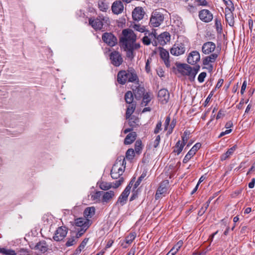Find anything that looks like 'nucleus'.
Masks as SVG:
<instances>
[{
    "instance_id": "f257e3e1",
    "label": "nucleus",
    "mask_w": 255,
    "mask_h": 255,
    "mask_svg": "<svg viewBox=\"0 0 255 255\" xmlns=\"http://www.w3.org/2000/svg\"><path fill=\"white\" fill-rule=\"evenodd\" d=\"M136 39V35L130 29H124L122 31V35L120 38L121 47L126 51L127 57L131 60L135 56L133 51L140 47V44L135 43Z\"/></svg>"
},
{
    "instance_id": "f03ea898",
    "label": "nucleus",
    "mask_w": 255,
    "mask_h": 255,
    "mask_svg": "<svg viewBox=\"0 0 255 255\" xmlns=\"http://www.w3.org/2000/svg\"><path fill=\"white\" fill-rule=\"evenodd\" d=\"M126 162L124 158L118 159L111 170V175L113 179L121 178L126 168Z\"/></svg>"
},
{
    "instance_id": "7ed1b4c3",
    "label": "nucleus",
    "mask_w": 255,
    "mask_h": 255,
    "mask_svg": "<svg viewBox=\"0 0 255 255\" xmlns=\"http://www.w3.org/2000/svg\"><path fill=\"white\" fill-rule=\"evenodd\" d=\"M89 24L95 30H101L104 24H109L110 20L108 16L99 15L96 18L89 19Z\"/></svg>"
},
{
    "instance_id": "20e7f679",
    "label": "nucleus",
    "mask_w": 255,
    "mask_h": 255,
    "mask_svg": "<svg viewBox=\"0 0 255 255\" xmlns=\"http://www.w3.org/2000/svg\"><path fill=\"white\" fill-rule=\"evenodd\" d=\"M177 70L183 76H187L189 80L192 82L195 80L192 67L187 64H180L177 66Z\"/></svg>"
},
{
    "instance_id": "39448f33",
    "label": "nucleus",
    "mask_w": 255,
    "mask_h": 255,
    "mask_svg": "<svg viewBox=\"0 0 255 255\" xmlns=\"http://www.w3.org/2000/svg\"><path fill=\"white\" fill-rule=\"evenodd\" d=\"M164 15L158 10H154L151 14L149 25L151 27H158L163 21Z\"/></svg>"
},
{
    "instance_id": "423d86ee",
    "label": "nucleus",
    "mask_w": 255,
    "mask_h": 255,
    "mask_svg": "<svg viewBox=\"0 0 255 255\" xmlns=\"http://www.w3.org/2000/svg\"><path fill=\"white\" fill-rule=\"evenodd\" d=\"M151 38L156 39L158 43L161 45H164L170 40V35L168 32H164L157 36L155 31L149 34Z\"/></svg>"
},
{
    "instance_id": "0eeeda50",
    "label": "nucleus",
    "mask_w": 255,
    "mask_h": 255,
    "mask_svg": "<svg viewBox=\"0 0 255 255\" xmlns=\"http://www.w3.org/2000/svg\"><path fill=\"white\" fill-rule=\"evenodd\" d=\"M133 179H132L129 184L126 187L124 191L122 193L117 201V203H120L121 206H123L126 204V201L128 199V197L129 194L131 187L134 182Z\"/></svg>"
},
{
    "instance_id": "6e6552de",
    "label": "nucleus",
    "mask_w": 255,
    "mask_h": 255,
    "mask_svg": "<svg viewBox=\"0 0 255 255\" xmlns=\"http://www.w3.org/2000/svg\"><path fill=\"white\" fill-rule=\"evenodd\" d=\"M124 181V178H121L113 183L102 181L100 183L99 187L103 190H108L112 187L117 188L119 187Z\"/></svg>"
},
{
    "instance_id": "1a4fd4ad",
    "label": "nucleus",
    "mask_w": 255,
    "mask_h": 255,
    "mask_svg": "<svg viewBox=\"0 0 255 255\" xmlns=\"http://www.w3.org/2000/svg\"><path fill=\"white\" fill-rule=\"evenodd\" d=\"M169 185V181L165 180L161 182L155 194V199L157 200L167 193Z\"/></svg>"
},
{
    "instance_id": "9d476101",
    "label": "nucleus",
    "mask_w": 255,
    "mask_h": 255,
    "mask_svg": "<svg viewBox=\"0 0 255 255\" xmlns=\"http://www.w3.org/2000/svg\"><path fill=\"white\" fill-rule=\"evenodd\" d=\"M110 59L111 63L116 67L120 66L123 62L121 54L117 51H113L110 53Z\"/></svg>"
},
{
    "instance_id": "9b49d317",
    "label": "nucleus",
    "mask_w": 255,
    "mask_h": 255,
    "mask_svg": "<svg viewBox=\"0 0 255 255\" xmlns=\"http://www.w3.org/2000/svg\"><path fill=\"white\" fill-rule=\"evenodd\" d=\"M185 45L183 43L177 42L174 44L170 49V53L175 56H179L184 53L185 51Z\"/></svg>"
},
{
    "instance_id": "f8f14e48",
    "label": "nucleus",
    "mask_w": 255,
    "mask_h": 255,
    "mask_svg": "<svg viewBox=\"0 0 255 255\" xmlns=\"http://www.w3.org/2000/svg\"><path fill=\"white\" fill-rule=\"evenodd\" d=\"M103 41L110 46H114L117 43L116 37L111 32H105L102 36Z\"/></svg>"
},
{
    "instance_id": "ddd939ff",
    "label": "nucleus",
    "mask_w": 255,
    "mask_h": 255,
    "mask_svg": "<svg viewBox=\"0 0 255 255\" xmlns=\"http://www.w3.org/2000/svg\"><path fill=\"white\" fill-rule=\"evenodd\" d=\"M67 232L68 229L66 227H58L55 231L53 239L57 242L61 241L66 236Z\"/></svg>"
},
{
    "instance_id": "4468645a",
    "label": "nucleus",
    "mask_w": 255,
    "mask_h": 255,
    "mask_svg": "<svg viewBox=\"0 0 255 255\" xmlns=\"http://www.w3.org/2000/svg\"><path fill=\"white\" fill-rule=\"evenodd\" d=\"M199 17L201 21L208 23L212 21L213 16L210 10L204 9L199 11Z\"/></svg>"
},
{
    "instance_id": "2eb2a0df",
    "label": "nucleus",
    "mask_w": 255,
    "mask_h": 255,
    "mask_svg": "<svg viewBox=\"0 0 255 255\" xmlns=\"http://www.w3.org/2000/svg\"><path fill=\"white\" fill-rule=\"evenodd\" d=\"M200 60V55L197 51L191 52L187 57V62L191 65H195Z\"/></svg>"
},
{
    "instance_id": "dca6fc26",
    "label": "nucleus",
    "mask_w": 255,
    "mask_h": 255,
    "mask_svg": "<svg viewBox=\"0 0 255 255\" xmlns=\"http://www.w3.org/2000/svg\"><path fill=\"white\" fill-rule=\"evenodd\" d=\"M216 48L215 44L211 41L205 42L202 47V51L205 54H209L213 52Z\"/></svg>"
},
{
    "instance_id": "f3484780",
    "label": "nucleus",
    "mask_w": 255,
    "mask_h": 255,
    "mask_svg": "<svg viewBox=\"0 0 255 255\" xmlns=\"http://www.w3.org/2000/svg\"><path fill=\"white\" fill-rule=\"evenodd\" d=\"M144 14V11L141 7H136L132 12L133 19L138 21L142 19Z\"/></svg>"
},
{
    "instance_id": "a211bd4d",
    "label": "nucleus",
    "mask_w": 255,
    "mask_h": 255,
    "mask_svg": "<svg viewBox=\"0 0 255 255\" xmlns=\"http://www.w3.org/2000/svg\"><path fill=\"white\" fill-rule=\"evenodd\" d=\"M158 97L162 104H166L169 99V92L165 89H161L158 92Z\"/></svg>"
},
{
    "instance_id": "6ab92c4d",
    "label": "nucleus",
    "mask_w": 255,
    "mask_h": 255,
    "mask_svg": "<svg viewBox=\"0 0 255 255\" xmlns=\"http://www.w3.org/2000/svg\"><path fill=\"white\" fill-rule=\"evenodd\" d=\"M112 10L114 13L119 14L124 10V5L120 0H116L114 2L112 5Z\"/></svg>"
},
{
    "instance_id": "aec40b11",
    "label": "nucleus",
    "mask_w": 255,
    "mask_h": 255,
    "mask_svg": "<svg viewBox=\"0 0 255 255\" xmlns=\"http://www.w3.org/2000/svg\"><path fill=\"white\" fill-rule=\"evenodd\" d=\"M160 56L161 59L164 62L166 67H170V61L169 60V54L168 51L162 48L160 51Z\"/></svg>"
},
{
    "instance_id": "412c9836",
    "label": "nucleus",
    "mask_w": 255,
    "mask_h": 255,
    "mask_svg": "<svg viewBox=\"0 0 255 255\" xmlns=\"http://www.w3.org/2000/svg\"><path fill=\"white\" fill-rule=\"evenodd\" d=\"M32 249L37 251L38 254H43L47 251L48 246L45 241H43L37 243Z\"/></svg>"
},
{
    "instance_id": "4be33fe9",
    "label": "nucleus",
    "mask_w": 255,
    "mask_h": 255,
    "mask_svg": "<svg viewBox=\"0 0 255 255\" xmlns=\"http://www.w3.org/2000/svg\"><path fill=\"white\" fill-rule=\"evenodd\" d=\"M117 81L120 84L124 85L128 82V70L120 71L117 75Z\"/></svg>"
},
{
    "instance_id": "5701e85b",
    "label": "nucleus",
    "mask_w": 255,
    "mask_h": 255,
    "mask_svg": "<svg viewBox=\"0 0 255 255\" xmlns=\"http://www.w3.org/2000/svg\"><path fill=\"white\" fill-rule=\"evenodd\" d=\"M128 82H138V78L137 74L133 68L128 69Z\"/></svg>"
},
{
    "instance_id": "b1692460",
    "label": "nucleus",
    "mask_w": 255,
    "mask_h": 255,
    "mask_svg": "<svg viewBox=\"0 0 255 255\" xmlns=\"http://www.w3.org/2000/svg\"><path fill=\"white\" fill-rule=\"evenodd\" d=\"M218 55L216 53L211 54L210 55L205 57L203 59V64L208 65L210 63H214L217 58Z\"/></svg>"
},
{
    "instance_id": "393cba45",
    "label": "nucleus",
    "mask_w": 255,
    "mask_h": 255,
    "mask_svg": "<svg viewBox=\"0 0 255 255\" xmlns=\"http://www.w3.org/2000/svg\"><path fill=\"white\" fill-rule=\"evenodd\" d=\"M233 11L234 10H227V9H226L225 11V18L226 21L231 26H233L235 23L234 17L233 13Z\"/></svg>"
},
{
    "instance_id": "a878e982",
    "label": "nucleus",
    "mask_w": 255,
    "mask_h": 255,
    "mask_svg": "<svg viewBox=\"0 0 255 255\" xmlns=\"http://www.w3.org/2000/svg\"><path fill=\"white\" fill-rule=\"evenodd\" d=\"M115 196V193L113 191L110 190L106 192H103L102 194V202L103 203H107L111 200Z\"/></svg>"
},
{
    "instance_id": "bb28decb",
    "label": "nucleus",
    "mask_w": 255,
    "mask_h": 255,
    "mask_svg": "<svg viewBox=\"0 0 255 255\" xmlns=\"http://www.w3.org/2000/svg\"><path fill=\"white\" fill-rule=\"evenodd\" d=\"M97 5L99 10L103 12H107L109 8V4L106 0H98Z\"/></svg>"
},
{
    "instance_id": "cd10ccee",
    "label": "nucleus",
    "mask_w": 255,
    "mask_h": 255,
    "mask_svg": "<svg viewBox=\"0 0 255 255\" xmlns=\"http://www.w3.org/2000/svg\"><path fill=\"white\" fill-rule=\"evenodd\" d=\"M237 148V146L236 145H235L229 148L226 153L223 154L221 156V160L222 161H224L229 158L234 153Z\"/></svg>"
},
{
    "instance_id": "c85d7f7f",
    "label": "nucleus",
    "mask_w": 255,
    "mask_h": 255,
    "mask_svg": "<svg viewBox=\"0 0 255 255\" xmlns=\"http://www.w3.org/2000/svg\"><path fill=\"white\" fill-rule=\"evenodd\" d=\"M136 236V234L135 232L130 233L129 235H128L125 240L126 244L122 243L121 246L124 248H127L128 247L127 244H130L132 241L134 240Z\"/></svg>"
},
{
    "instance_id": "c756f323",
    "label": "nucleus",
    "mask_w": 255,
    "mask_h": 255,
    "mask_svg": "<svg viewBox=\"0 0 255 255\" xmlns=\"http://www.w3.org/2000/svg\"><path fill=\"white\" fill-rule=\"evenodd\" d=\"M136 133L135 132H131L129 133L126 137L124 143L125 144H130L132 143L136 139Z\"/></svg>"
},
{
    "instance_id": "7c9ffc66",
    "label": "nucleus",
    "mask_w": 255,
    "mask_h": 255,
    "mask_svg": "<svg viewBox=\"0 0 255 255\" xmlns=\"http://www.w3.org/2000/svg\"><path fill=\"white\" fill-rule=\"evenodd\" d=\"M95 213V208L94 207H87L84 212V217L87 218H92Z\"/></svg>"
},
{
    "instance_id": "2f4dec72",
    "label": "nucleus",
    "mask_w": 255,
    "mask_h": 255,
    "mask_svg": "<svg viewBox=\"0 0 255 255\" xmlns=\"http://www.w3.org/2000/svg\"><path fill=\"white\" fill-rule=\"evenodd\" d=\"M133 93L136 99H140L144 94V89L142 87H138L133 90Z\"/></svg>"
},
{
    "instance_id": "473e14b6",
    "label": "nucleus",
    "mask_w": 255,
    "mask_h": 255,
    "mask_svg": "<svg viewBox=\"0 0 255 255\" xmlns=\"http://www.w3.org/2000/svg\"><path fill=\"white\" fill-rule=\"evenodd\" d=\"M128 119V124L130 127L133 128L137 126H139V120L137 118L133 116L131 118H129Z\"/></svg>"
},
{
    "instance_id": "72a5a7b5",
    "label": "nucleus",
    "mask_w": 255,
    "mask_h": 255,
    "mask_svg": "<svg viewBox=\"0 0 255 255\" xmlns=\"http://www.w3.org/2000/svg\"><path fill=\"white\" fill-rule=\"evenodd\" d=\"M135 104H132L131 105H129L128 107L126 113V119H128L130 117V116L134 111V110L135 109Z\"/></svg>"
},
{
    "instance_id": "f704fd0d",
    "label": "nucleus",
    "mask_w": 255,
    "mask_h": 255,
    "mask_svg": "<svg viewBox=\"0 0 255 255\" xmlns=\"http://www.w3.org/2000/svg\"><path fill=\"white\" fill-rule=\"evenodd\" d=\"M125 100L127 104L129 105H131L132 104H134L133 102V96L132 93L129 91L126 92L125 95Z\"/></svg>"
},
{
    "instance_id": "c9c22d12",
    "label": "nucleus",
    "mask_w": 255,
    "mask_h": 255,
    "mask_svg": "<svg viewBox=\"0 0 255 255\" xmlns=\"http://www.w3.org/2000/svg\"><path fill=\"white\" fill-rule=\"evenodd\" d=\"M184 146V143H182L181 142L180 140H178L174 146L173 152L176 153L177 155H179L182 151Z\"/></svg>"
},
{
    "instance_id": "e433bc0d",
    "label": "nucleus",
    "mask_w": 255,
    "mask_h": 255,
    "mask_svg": "<svg viewBox=\"0 0 255 255\" xmlns=\"http://www.w3.org/2000/svg\"><path fill=\"white\" fill-rule=\"evenodd\" d=\"M0 253L4 255H15V251L5 248H0Z\"/></svg>"
},
{
    "instance_id": "4c0bfd02",
    "label": "nucleus",
    "mask_w": 255,
    "mask_h": 255,
    "mask_svg": "<svg viewBox=\"0 0 255 255\" xmlns=\"http://www.w3.org/2000/svg\"><path fill=\"white\" fill-rule=\"evenodd\" d=\"M103 192L97 191L91 196V198L93 201L96 202H99L101 200V197L102 196Z\"/></svg>"
},
{
    "instance_id": "58836bf2",
    "label": "nucleus",
    "mask_w": 255,
    "mask_h": 255,
    "mask_svg": "<svg viewBox=\"0 0 255 255\" xmlns=\"http://www.w3.org/2000/svg\"><path fill=\"white\" fill-rule=\"evenodd\" d=\"M75 225L78 227H81L83 229L87 228V226L86 224V220L83 218H78L75 221Z\"/></svg>"
},
{
    "instance_id": "ea45409f",
    "label": "nucleus",
    "mask_w": 255,
    "mask_h": 255,
    "mask_svg": "<svg viewBox=\"0 0 255 255\" xmlns=\"http://www.w3.org/2000/svg\"><path fill=\"white\" fill-rule=\"evenodd\" d=\"M88 241V239H85L81 242L78 248L76 250L77 254L80 253L85 247Z\"/></svg>"
},
{
    "instance_id": "a19ab883",
    "label": "nucleus",
    "mask_w": 255,
    "mask_h": 255,
    "mask_svg": "<svg viewBox=\"0 0 255 255\" xmlns=\"http://www.w3.org/2000/svg\"><path fill=\"white\" fill-rule=\"evenodd\" d=\"M193 151V150H190L188 152L183 160V162L184 163H187L191 158V157L194 156L195 153Z\"/></svg>"
},
{
    "instance_id": "79ce46f5",
    "label": "nucleus",
    "mask_w": 255,
    "mask_h": 255,
    "mask_svg": "<svg viewBox=\"0 0 255 255\" xmlns=\"http://www.w3.org/2000/svg\"><path fill=\"white\" fill-rule=\"evenodd\" d=\"M227 7L225 8L227 10H234L235 8L232 2L230 0H225L224 1Z\"/></svg>"
},
{
    "instance_id": "37998d69",
    "label": "nucleus",
    "mask_w": 255,
    "mask_h": 255,
    "mask_svg": "<svg viewBox=\"0 0 255 255\" xmlns=\"http://www.w3.org/2000/svg\"><path fill=\"white\" fill-rule=\"evenodd\" d=\"M186 9L191 13H194L197 11V8L195 6L193 5L191 3H188L186 6Z\"/></svg>"
},
{
    "instance_id": "c03bdc74",
    "label": "nucleus",
    "mask_w": 255,
    "mask_h": 255,
    "mask_svg": "<svg viewBox=\"0 0 255 255\" xmlns=\"http://www.w3.org/2000/svg\"><path fill=\"white\" fill-rule=\"evenodd\" d=\"M134 151L133 149H128L126 152V157L129 159H132L134 156Z\"/></svg>"
},
{
    "instance_id": "a18cd8bd",
    "label": "nucleus",
    "mask_w": 255,
    "mask_h": 255,
    "mask_svg": "<svg viewBox=\"0 0 255 255\" xmlns=\"http://www.w3.org/2000/svg\"><path fill=\"white\" fill-rule=\"evenodd\" d=\"M76 238H75L74 237H73L72 238H69L68 239V241L66 243V246L67 247H70L76 243Z\"/></svg>"
},
{
    "instance_id": "49530a36",
    "label": "nucleus",
    "mask_w": 255,
    "mask_h": 255,
    "mask_svg": "<svg viewBox=\"0 0 255 255\" xmlns=\"http://www.w3.org/2000/svg\"><path fill=\"white\" fill-rule=\"evenodd\" d=\"M143 96L142 103L145 104L146 106L151 100V98L148 93L144 94Z\"/></svg>"
},
{
    "instance_id": "de8ad7c7",
    "label": "nucleus",
    "mask_w": 255,
    "mask_h": 255,
    "mask_svg": "<svg viewBox=\"0 0 255 255\" xmlns=\"http://www.w3.org/2000/svg\"><path fill=\"white\" fill-rule=\"evenodd\" d=\"M210 202V201H208L203 205V206L201 208L200 210L199 211L198 214H200L201 215H202L203 213H205V212L206 211V210H207L209 206Z\"/></svg>"
},
{
    "instance_id": "09e8293b",
    "label": "nucleus",
    "mask_w": 255,
    "mask_h": 255,
    "mask_svg": "<svg viewBox=\"0 0 255 255\" xmlns=\"http://www.w3.org/2000/svg\"><path fill=\"white\" fill-rule=\"evenodd\" d=\"M141 149V141L137 140L135 144V151L137 153H139Z\"/></svg>"
},
{
    "instance_id": "8fccbe9b",
    "label": "nucleus",
    "mask_w": 255,
    "mask_h": 255,
    "mask_svg": "<svg viewBox=\"0 0 255 255\" xmlns=\"http://www.w3.org/2000/svg\"><path fill=\"white\" fill-rule=\"evenodd\" d=\"M145 176V174H142L141 176L138 178L137 180L135 182L134 184V188L136 189L140 184L142 179Z\"/></svg>"
},
{
    "instance_id": "3c124183",
    "label": "nucleus",
    "mask_w": 255,
    "mask_h": 255,
    "mask_svg": "<svg viewBox=\"0 0 255 255\" xmlns=\"http://www.w3.org/2000/svg\"><path fill=\"white\" fill-rule=\"evenodd\" d=\"M162 122L161 121H159L156 126V127L154 130V133L157 134L161 130Z\"/></svg>"
},
{
    "instance_id": "603ef678",
    "label": "nucleus",
    "mask_w": 255,
    "mask_h": 255,
    "mask_svg": "<svg viewBox=\"0 0 255 255\" xmlns=\"http://www.w3.org/2000/svg\"><path fill=\"white\" fill-rule=\"evenodd\" d=\"M206 75H207V74L206 72H203L201 73L198 77V80L199 82H200V83L203 82L205 77H206Z\"/></svg>"
},
{
    "instance_id": "864d4df0",
    "label": "nucleus",
    "mask_w": 255,
    "mask_h": 255,
    "mask_svg": "<svg viewBox=\"0 0 255 255\" xmlns=\"http://www.w3.org/2000/svg\"><path fill=\"white\" fill-rule=\"evenodd\" d=\"M133 28L135 30L140 32H143L145 31V27L139 24H134L133 26Z\"/></svg>"
},
{
    "instance_id": "5fc2aeb1",
    "label": "nucleus",
    "mask_w": 255,
    "mask_h": 255,
    "mask_svg": "<svg viewBox=\"0 0 255 255\" xmlns=\"http://www.w3.org/2000/svg\"><path fill=\"white\" fill-rule=\"evenodd\" d=\"M152 59L151 58H148L146 61L145 64V70L147 73H149L150 71V64L151 62Z\"/></svg>"
},
{
    "instance_id": "6e6d98bb",
    "label": "nucleus",
    "mask_w": 255,
    "mask_h": 255,
    "mask_svg": "<svg viewBox=\"0 0 255 255\" xmlns=\"http://www.w3.org/2000/svg\"><path fill=\"white\" fill-rule=\"evenodd\" d=\"M175 124H176V122L174 121V120H173L169 125V128L168 129L167 134H170L172 133V132L173 131V129L174 128L175 126Z\"/></svg>"
},
{
    "instance_id": "4d7b16f0",
    "label": "nucleus",
    "mask_w": 255,
    "mask_h": 255,
    "mask_svg": "<svg viewBox=\"0 0 255 255\" xmlns=\"http://www.w3.org/2000/svg\"><path fill=\"white\" fill-rule=\"evenodd\" d=\"M160 136L159 135L156 136L154 142H153V146L154 147V148H156L158 145H159V143L160 142Z\"/></svg>"
},
{
    "instance_id": "13d9d810",
    "label": "nucleus",
    "mask_w": 255,
    "mask_h": 255,
    "mask_svg": "<svg viewBox=\"0 0 255 255\" xmlns=\"http://www.w3.org/2000/svg\"><path fill=\"white\" fill-rule=\"evenodd\" d=\"M194 2H197L198 5L206 6L208 2L206 0H194Z\"/></svg>"
},
{
    "instance_id": "bf43d9fd",
    "label": "nucleus",
    "mask_w": 255,
    "mask_h": 255,
    "mask_svg": "<svg viewBox=\"0 0 255 255\" xmlns=\"http://www.w3.org/2000/svg\"><path fill=\"white\" fill-rule=\"evenodd\" d=\"M142 42L146 45H148L151 43V39L145 36L142 38Z\"/></svg>"
},
{
    "instance_id": "052dcab7",
    "label": "nucleus",
    "mask_w": 255,
    "mask_h": 255,
    "mask_svg": "<svg viewBox=\"0 0 255 255\" xmlns=\"http://www.w3.org/2000/svg\"><path fill=\"white\" fill-rule=\"evenodd\" d=\"M170 122V118L169 116L167 117L165 119V121L164 123V130H168V126H169Z\"/></svg>"
},
{
    "instance_id": "680f3d73",
    "label": "nucleus",
    "mask_w": 255,
    "mask_h": 255,
    "mask_svg": "<svg viewBox=\"0 0 255 255\" xmlns=\"http://www.w3.org/2000/svg\"><path fill=\"white\" fill-rule=\"evenodd\" d=\"M201 144L200 143H196L190 150H193L194 153L195 154L196 151L201 147Z\"/></svg>"
},
{
    "instance_id": "e2e57ef3",
    "label": "nucleus",
    "mask_w": 255,
    "mask_h": 255,
    "mask_svg": "<svg viewBox=\"0 0 255 255\" xmlns=\"http://www.w3.org/2000/svg\"><path fill=\"white\" fill-rule=\"evenodd\" d=\"M200 66L199 65H196L194 68H192L193 73L194 77L195 78L196 74L199 72Z\"/></svg>"
},
{
    "instance_id": "0e129e2a",
    "label": "nucleus",
    "mask_w": 255,
    "mask_h": 255,
    "mask_svg": "<svg viewBox=\"0 0 255 255\" xmlns=\"http://www.w3.org/2000/svg\"><path fill=\"white\" fill-rule=\"evenodd\" d=\"M187 132L185 131L184 132V135L182 136V142L181 143H184V145H185L186 142L188 139V137L187 136Z\"/></svg>"
},
{
    "instance_id": "69168bd1",
    "label": "nucleus",
    "mask_w": 255,
    "mask_h": 255,
    "mask_svg": "<svg viewBox=\"0 0 255 255\" xmlns=\"http://www.w3.org/2000/svg\"><path fill=\"white\" fill-rule=\"evenodd\" d=\"M246 87H247V81H244L243 83V85L242 86L241 90V94L242 95L244 94V93L246 90Z\"/></svg>"
},
{
    "instance_id": "338daca9",
    "label": "nucleus",
    "mask_w": 255,
    "mask_h": 255,
    "mask_svg": "<svg viewBox=\"0 0 255 255\" xmlns=\"http://www.w3.org/2000/svg\"><path fill=\"white\" fill-rule=\"evenodd\" d=\"M113 243H114V241L113 240H110L108 242V243H107V245L106 246L105 249L104 250L106 251V250L107 249L110 248L112 246Z\"/></svg>"
},
{
    "instance_id": "774afa93",
    "label": "nucleus",
    "mask_w": 255,
    "mask_h": 255,
    "mask_svg": "<svg viewBox=\"0 0 255 255\" xmlns=\"http://www.w3.org/2000/svg\"><path fill=\"white\" fill-rule=\"evenodd\" d=\"M182 242L180 241L177 242V243L173 247L176 249L177 251H179L181 247L182 246Z\"/></svg>"
}]
</instances>
